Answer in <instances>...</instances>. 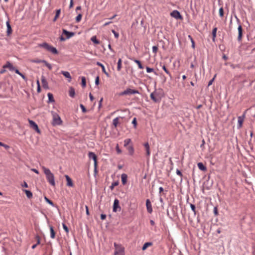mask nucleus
Segmentation results:
<instances>
[{"mask_svg":"<svg viewBox=\"0 0 255 255\" xmlns=\"http://www.w3.org/2000/svg\"><path fill=\"white\" fill-rule=\"evenodd\" d=\"M132 124L133 125L134 128H136V125H137V122H136V119L135 118H134L132 121Z\"/></svg>","mask_w":255,"mask_h":255,"instance_id":"nucleus-52","label":"nucleus"},{"mask_svg":"<svg viewBox=\"0 0 255 255\" xmlns=\"http://www.w3.org/2000/svg\"><path fill=\"white\" fill-rule=\"evenodd\" d=\"M50 46L51 45H50L46 42H44V43H42L41 44H39V45H38V46L39 47L43 48L47 51H49Z\"/></svg>","mask_w":255,"mask_h":255,"instance_id":"nucleus-17","label":"nucleus"},{"mask_svg":"<svg viewBox=\"0 0 255 255\" xmlns=\"http://www.w3.org/2000/svg\"><path fill=\"white\" fill-rule=\"evenodd\" d=\"M122 182L123 185H125L127 183L128 176L126 174L123 173L121 176Z\"/></svg>","mask_w":255,"mask_h":255,"instance_id":"nucleus-21","label":"nucleus"},{"mask_svg":"<svg viewBox=\"0 0 255 255\" xmlns=\"http://www.w3.org/2000/svg\"><path fill=\"white\" fill-rule=\"evenodd\" d=\"M158 94L155 92L151 93L150 97L152 100L155 103H159L160 101V98H158L157 97Z\"/></svg>","mask_w":255,"mask_h":255,"instance_id":"nucleus-8","label":"nucleus"},{"mask_svg":"<svg viewBox=\"0 0 255 255\" xmlns=\"http://www.w3.org/2000/svg\"><path fill=\"white\" fill-rule=\"evenodd\" d=\"M190 207H191V210L194 212V215H196V207H195V206L194 204H190Z\"/></svg>","mask_w":255,"mask_h":255,"instance_id":"nucleus-43","label":"nucleus"},{"mask_svg":"<svg viewBox=\"0 0 255 255\" xmlns=\"http://www.w3.org/2000/svg\"><path fill=\"white\" fill-rule=\"evenodd\" d=\"M65 177L67 181V186L69 187H73L74 186V184L73 183L71 178L67 175H65Z\"/></svg>","mask_w":255,"mask_h":255,"instance_id":"nucleus-16","label":"nucleus"},{"mask_svg":"<svg viewBox=\"0 0 255 255\" xmlns=\"http://www.w3.org/2000/svg\"><path fill=\"white\" fill-rule=\"evenodd\" d=\"M127 149L130 155H132L134 153V148L132 146H129L128 147Z\"/></svg>","mask_w":255,"mask_h":255,"instance_id":"nucleus-32","label":"nucleus"},{"mask_svg":"<svg viewBox=\"0 0 255 255\" xmlns=\"http://www.w3.org/2000/svg\"><path fill=\"white\" fill-rule=\"evenodd\" d=\"M205 144V141L204 139H203L202 140V144L200 145L201 148H202V149H204Z\"/></svg>","mask_w":255,"mask_h":255,"instance_id":"nucleus-60","label":"nucleus"},{"mask_svg":"<svg viewBox=\"0 0 255 255\" xmlns=\"http://www.w3.org/2000/svg\"><path fill=\"white\" fill-rule=\"evenodd\" d=\"M162 69L164 70V71L171 77V75L169 71L168 70V69L166 68L165 65H163L162 66Z\"/></svg>","mask_w":255,"mask_h":255,"instance_id":"nucleus-44","label":"nucleus"},{"mask_svg":"<svg viewBox=\"0 0 255 255\" xmlns=\"http://www.w3.org/2000/svg\"><path fill=\"white\" fill-rule=\"evenodd\" d=\"M114 245L115 248L114 255H125V248L121 244L114 243Z\"/></svg>","mask_w":255,"mask_h":255,"instance_id":"nucleus-3","label":"nucleus"},{"mask_svg":"<svg viewBox=\"0 0 255 255\" xmlns=\"http://www.w3.org/2000/svg\"><path fill=\"white\" fill-rule=\"evenodd\" d=\"M146 72L147 73H150L152 72H154V69L153 68H150L149 67H146Z\"/></svg>","mask_w":255,"mask_h":255,"instance_id":"nucleus-51","label":"nucleus"},{"mask_svg":"<svg viewBox=\"0 0 255 255\" xmlns=\"http://www.w3.org/2000/svg\"><path fill=\"white\" fill-rule=\"evenodd\" d=\"M48 51H50L54 54H57L58 53V52L57 50L56 49V48L52 46H50Z\"/></svg>","mask_w":255,"mask_h":255,"instance_id":"nucleus-30","label":"nucleus"},{"mask_svg":"<svg viewBox=\"0 0 255 255\" xmlns=\"http://www.w3.org/2000/svg\"><path fill=\"white\" fill-rule=\"evenodd\" d=\"M3 68H8L10 71H13L15 70V67L10 63V62L7 61L6 64L3 66Z\"/></svg>","mask_w":255,"mask_h":255,"instance_id":"nucleus-15","label":"nucleus"},{"mask_svg":"<svg viewBox=\"0 0 255 255\" xmlns=\"http://www.w3.org/2000/svg\"><path fill=\"white\" fill-rule=\"evenodd\" d=\"M96 64L99 66H100L101 68H102V71L103 72V73L104 74H105L106 75V76L107 77H109V73L106 71V69H105V68L104 66V65L103 64H102L101 63L99 62H97Z\"/></svg>","mask_w":255,"mask_h":255,"instance_id":"nucleus-19","label":"nucleus"},{"mask_svg":"<svg viewBox=\"0 0 255 255\" xmlns=\"http://www.w3.org/2000/svg\"><path fill=\"white\" fill-rule=\"evenodd\" d=\"M41 82L43 88L45 89H49L48 83L45 79V77L42 75L41 76Z\"/></svg>","mask_w":255,"mask_h":255,"instance_id":"nucleus-12","label":"nucleus"},{"mask_svg":"<svg viewBox=\"0 0 255 255\" xmlns=\"http://www.w3.org/2000/svg\"><path fill=\"white\" fill-rule=\"evenodd\" d=\"M121 207L119 205V201L117 199H115L113 205V212H116L118 211V209L121 210Z\"/></svg>","mask_w":255,"mask_h":255,"instance_id":"nucleus-9","label":"nucleus"},{"mask_svg":"<svg viewBox=\"0 0 255 255\" xmlns=\"http://www.w3.org/2000/svg\"><path fill=\"white\" fill-rule=\"evenodd\" d=\"M80 107L81 108L83 113H85L87 112V110L83 104H80Z\"/></svg>","mask_w":255,"mask_h":255,"instance_id":"nucleus-46","label":"nucleus"},{"mask_svg":"<svg viewBox=\"0 0 255 255\" xmlns=\"http://www.w3.org/2000/svg\"><path fill=\"white\" fill-rule=\"evenodd\" d=\"M112 32L113 33V34H114L115 37L116 38H119V33L118 32H117L115 30H112Z\"/></svg>","mask_w":255,"mask_h":255,"instance_id":"nucleus-50","label":"nucleus"},{"mask_svg":"<svg viewBox=\"0 0 255 255\" xmlns=\"http://www.w3.org/2000/svg\"><path fill=\"white\" fill-rule=\"evenodd\" d=\"M134 62L135 63H136V64H137L138 65V67L139 69H142L143 68V66L142 65L141 62L140 61H139L138 60H136V59H134Z\"/></svg>","mask_w":255,"mask_h":255,"instance_id":"nucleus-38","label":"nucleus"},{"mask_svg":"<svg viewBox=\"0 0 255 255\" xmlns=\"http://www.w3.org/2000/svg\"><path fill=\"white\" fill-rule=\"evenodd\" d=\"M139 92L138 90L131 89L130 88H128L126 90L124 91L122 93H120L121 96L127 95H131L135 94H139Z\"/></svg>","mask_w":255,"mask_h":255,"instance_id":"nucleus-5","label":"nucleus"},{"mask_svg":"<svg viewBox=\"0 0 255 255\" xmlns=\"http://www.w3.org/2000/svg\"><path fill=\"white\" fill-rule=\"evenodd\" d=\"M60 12H61V9H57L56 10V14H55V17L54 18H53V21H55L56 20V19L58 18V17H59L60 14Z\"/></svg>","mask_w":255,"mask_h":255,"instance_id":"nucleus-33","label":"nucleus"},{"mask_svg":"<svg viewBox=\"0 0 255 255\" xmlns=\"http://www.w3.org/2000/svg\"><path fill=\"white\" fill-rule=\"evenodd\" d=\"M29 123L31 128L34 129L37 132H40L38 125L34 121L29 120Z\"/></svg>","mask_w":255,"mask_h":255,"instance_id":"nucleus-7","label":"nucleus"},{"mask_svg":"<svg viewBox=\"0 0 255 255\" xmlns=\"http://www.w3.org/2000/svg\"><path fill=\"white\" fill-rule=\"evenodd\" d=\"M120 118L122 119L123 118L117 117L113 120V125L114 126L115 128H117V127H118V126L119 124V120Z\"/></svg>","mask_w":255,"mask_h":255,"instance_id":"nucleus-22","label":"nucleus"},{"mask_svg":"<svg viewBox=\"0 0 255 255\" xmlns=\"http://www.w3.org/2000/svg\"><path fill=\"white\" fill-rule=\"evenodd\" d=\"M61 74L62 75H63L66 78L68 79V81L69 82H70L71 81L72 78H71L70 74V73L69 72L62 71H61Z\"/></svg>","mask_w":255,"mask_h":255,"instance_id":"nucleus-18","label":"nucleus"},{"mask_svg":"<svg viewBox=\"0 0 255 255\" xmlns=\"http://www.w3.org/2000/svg\"><path fill=\"white\" fill-rule=\"evenodd\" d=\"M91 41L94 42V43L95 44H99L100 43V41L99 40H98L97 38H96V36H92L91 39Z\"/></svg>","mask_w":255,"mask_h":255,"instance_id":"nucleus-39","label":"nucleus"},{"mask_svg":"<svg viewBox=\"0 0 255 255\" xmlns=\"http://www.w3.org/2000/svg\"><path fill=\"white\" fill-rule=\"evenodd\" d=\"M21 186H22V187H25V188L28 187V185H27V183L25 181H24L23 184H22Z\"/></svg>","mask_w":255,"mask_h":255,"instance_id":"nucleus-63","label":"nucleus"},{"mask_svg":"<svg viewBox=\"0 0 255 255\" xmlns=\"http://www.w3.org/2000/svg\"><path fill=\"white\" fill-rule=\"evenodd\" d=\"M42 61H43V60H40V59H35L32 60V62L36 63H42Z\"/></svg>","mask_w":255,"mask_h":255,"instance_id":"nucleus-55","label":"nucleus"},{"mask_svg":"<svg viewBox=\"0 0 255 255\" xmlns=\"http://www.w3.org/2000/svg\"><path fill=\"white\" fill-rule=\"evenodd\" d=\"M106 218V215L105 214H101V219L102 220H105Z\"/></svg>","mask_w":255,"mask_h":255,"instance_id":"nucleus-61","label":"nucleus"},{"mask_svg":"<svg viewBox=\"0 0 255 255\" xmlns=\"http://www.w3.org/2000/svg\"><path fill=\"white\" fill-rule=\"evenodd\" d=\"M44 199L47 203H48L49 204H50V205H51L53 207L55 206L53 202L51 200L49 199L47 197H46V196L44 197Z\"/></svg>","mask_w":255,"mask_h":255,"instance_id":"nucleus-37","label":"nucleus"},{"mask_svg":"<svg viewBox=\"0 0 255 255\" xmlns=\"http://www.w3.org/2000/svg\"><path fill=\"white\" fill-rule=\"evenodd\" d=\"M95 84L98 85L99 84V77L97 76L95 79Z\"/></svg>","mask_w":255,"mask_h":255,"instance_id":"nucleus-58","label":"nucleus"},{"mask_svg":"<svg viewBox=\"0 0 255 255\" xmlns=\"http://www.w3.org/2000/svg\"><path fill=\"white\" fill-rule=\"evenodd\" d=\"M81 85L83 88H85L86 86V80L85 77H82L81 78Z\"/></svg>","mask_w":255,"mask_h":255,"instance_id":"nucleus-35","label":"nucleus"},{"mask_svg":"<svg viewBox=\"0 0 255 255\" xmlns=\"http://www.w3.org/2000/svg\"><path fill=\"white\" fill-rule=\"evenodd\" d=\"M116 150L118 153H121L122 152V150L119 148L118 144L116 146Z\"/></svg>","mask_w":255,"mask_h":255,"instance_id":"nucleus-59","label":"nucleus"},{"mask_svg":"<svg viewBox=\"0 0 255 255\" xmlns=\"http://www.w3.org/2000/svg\"><path fill=\"white\" fill-rule=\"evenodd\" d=\"M244 116H243V117H238V124H239V127L240 128L242 127V126L243 123L244 122Z\"/></svg>","mask_w":255,"mask_h":255,"instance_id":"nucleus-26","label":"nucleus"},{"mask_svg":"<svg viewBox=\"0 0 255 255\" xmlns=\"http://www.w3.org/2000/svg\"><path fill=\"white\" fill-rule=\"evenodd\" d=\"M219 15L221 17H223L224 16V9L223 7H221L219 9Z\"/></svg>","mask_w":255,"mask_h":255,"instance_id":"nucleus-45","label":"nucleus"},{"mask_svg":"<svg viewBox=\"0 0 255 255\" xmlns=\"http://www.w3.org/2000/svg\"><path fill=\"white\" fill-rule=\"evenodd\" d=\"M23 191L26 194V195L28 198L30 199L32 198V193L30 191L27 190H23Z\"/></svg>","mask_w":255,"mask_h":255,"instance_id":"nucleus-29","label":"nucleus"},{"mask_svg":"<svg viewBox=\"0 0 255 255\" xmlns=\"http://www.w3.org/2000/svg\"><path fill=\"white\" fill-rule=\"evenodd\" d=\"M122 59L121 58H120L119 59V60H118V62L117 70H118V71H120L121 70V68H122Z\"/></svg>","mask_w":255,"mask_h":255,"instance_id":"nucleus-36","label":"nucleus"},{"mask_svg":"<svg viewBox=\"0 0 255 255\" xmlns=\"http://www.w3.org/2000/svg\"><path fill=\"white\" fill-rule=\"evenodd\" d=\"M69 94V96L72 98H74L75 97V89L73 87H70Z\"/></svg>","mask_w":255,"mask_h":255,"instance_id":"nucleus-23","label":"nucleus"},{"mask_svg":"<svg viewBox=\"0 0 255 255\" xmlns=\"http://www.w3.org/2000/svg\"><path fill=\"white\" fill-rule=\"evenodd\" d=\"M146 206L147 208V212L151 214L152 212V205L151 203L149 200V199H147L146 200Z\"/></svg>","mask_w":255,"mask_h":255,"instance_id":"nucleus-13","label":"nucleus"},{"mask_svg":"<svg viewBox=\"0 0 255 255\" xmlns=\"http://www.w3.org/2000/svg\"><path fill=\"white\" fill-rule=\"evenodd\" d=\"M47 96L48 98V103H52L54 102L53 96L51 93H48Z\"/></svg>","mask_w":255,"mask_h":255,"instance_id":"nucleus-28","label":"nucleus"},{"mask_svg":"<svg viewBox=\"0 0 255 255\" xmlns=\"http://www.w3.org/2000/svg\"><path fill=\"white\" fill-rule=\"evenodd\" d=\"M152 245L151 242H146L145 243L142 247V250L143 251L145 250L148 247L151 246Z\"/></svg>","mask_w":255,"mask_h":255,"instance_id":"nucleus-31","label":"nucleus"},{"mask_svg":"<svg viewBox=\"0 0 255 255\" xmlns=\"http://www.w3.org/2000/svg\"><path fill=\"white\" fill-rule=\"evenodd\" d=\"M88 157L90 159H92L94 161V172L96 174L98 172L97 166V156L94 152H89L88 153Z\"/></svg>","mask_w":255,"mask_h":255,"instance_id":"nucleus-4","label":"nucleus"},{"mask_svg":"<svg viewBox=\"0 0 255 255\" xmlns=\"http://www.w3.org/2000/svg\"><path fill=\"white\" fill-rule=\"evenodd\" d=\"M52 122L51 123L53 126H59L62 124V121L61 120L59 116L55 112H52Z\"/></svg>","mask_w":255,"mask_h":255,"instance_id":"nucleus-2","label":"nucleus"},{"mask_svg":"<svg viewBox=\"0 0 255 255\" xmlns=\"http://www.w3.org/2000/svg\"><path fill=\"white\" fill-rule=\"evenodd\" d=\"M0 146H3L6 149H7L9 148V146L8 145L5 144L0 141Z\"/></svg>","mask_w":255,"mask_h":255,"instance_id":"nucleus-48","label":"nucleus"},{"mask_svg":"<svg viewBox=\"0 0 255 255\" xmlns=\"http://www.w3.org/2000/svg\"><path fill=\"white\" fill-rule=\"evenodd\" d=\"M158 50V47L156 46H153L152 47V51L154 53L156 54Z\"/></svg>","mask_w":255,"mask_h":255,"instance_id":"nucleus-54","label":"nucleus"},{"mask_svg":"<svg viewBox=\"0 0 255 255\" xmlns=\"http://www.w3.org/2000/svg\"><path fill=\"white\" fill-rule=\"evenodd\" d=\"M214 213L216 216L218 215V209L216 207L214 208Z\"/></svg>","mask_w":255,"mask_h":255,"instance_id":"nucleus-57","label":"nucleus"},{"mask_svg":"<svg viewBox=\"0 0 255 255\" xmlns=\"http://www.w3.org/2000/svg\"><path fill=\"white\" fill-rule=\"evenodd\" d=\"M197 165L199 169L202 171H205L207 170L206 167L202 162H199Z\"/></svg>","mask_w":255,"mask_h":255,"instance_id":"nucleus-24","label":"nucleus"},{"mask_svg":"<svg viewBox=\"0 0 255 255\" xmlns=\"http://www.w3.org/2000/svg\"><path fill=\"white\" fill-rule=\"evenodd\" d=\"M176 174L180 176L181 177H182V176H183L182 173V172L179 169H177L176 170Z\"/></svg>","mask_w":255,"mask_h":255,"instance_id":"nucleus-56","label":"nucleus"},{"mask_svg":"<svg viewBox=\"0 0 255 255\" xmlns=\"http://www.w3.org/2000/svg\"><path fill=\"white\" fill-rule=\"evenodd\" d=\"M131 142V139L130 138H127L124 140V146H128Z\"/></svg>","mask_w":255,"mask_h":255,"instance_id":"nucleus-41","label":"nucleus"},{"mask_svg":"<svg viewBox=\"0 0 255 255\" xmlns=\"http://www.w3.org/2000/svg\"><path fill=\"white\" fill-rule=\"evenodd\" d=\"M6 27H7V31H6L7 34L8 35H9V34H10L12 33V31L9 20L6 21Z\"/></svg>","mask_w":255,"mask_h":255,"instance_id":"nucleus-20","label":"nucleus"},{"mask_svg":"<svg viewBox=\"0 0 255 255\" xmlns=\"http://www.w3.org/2000/svg\"><path fill=\"white\" fill-rule=\"evenodd\" d=\"M62 226L64 231L68 233L69 232V229L67 226L64 223L62 224Z\"/></svg>","mask_w":255,"mask_h":255,"instance_id":"nucleus-47","label":"nucleus"},{"mask_svg":"<svg viewBox=\"0 0 255 255\" xmlns=\"http://www.w3.org/2000/svg\"><path fill=\"white\" fill-rule=\"evenodd\" d=\"M170 14L172 17L177 19H182L183 18L182 16L181 15L180 13L177 10H173Z\"/></svg>","mask_w":255,"mask_h":255,"instance_id":"nucleus-6","label":"nucleus"},{"mask_svg":"<svg viewBox=\"0 0 255 255\" xmlns=\"http://www.w3.org/2000/svg\"><path fill=\"white\" fill-rule=\"evenodd\" d=\"M144 146L146 150V156L147 159H149V156L150 155V146L148 142H146L144 144Z\"/></svg>","mask_w":255,"mask_h":255,"instance_id":"nucleus-11","label":"nucleus"},{"mask_svg":"<svg viewBox=\"0 0 255 255\" xmlns=\"http://www.w3.org/2000/svg\"><path fill=\"white\" fill-rule=\"evenodd\" d=\"M238 40L241 41L243 36V28L241 25H239L238 28Z\"/></svg>","mask_w":255,"mask_h":255,"instance_id":"nucleus-14","label":"nucleus"},{"mask_svg":"<svg viewBox=\"0 0 255 255\" xmlns=\"http://www.w3.org/2000/svg\"><path fill=\"white\" fill-rule=\"evenodd\" d=\"M103 100V98H102L99 102V108H100L102 107V103Z\"/></svg>","mask_w":255,"mask_h":255,"instance_id":"nucleus-62","label":"nucleus"},{"mask_svg":"<svg viewBox=\"0 0 255 255\" xmlns=\"http://www.w3.org/2000/svg\"><path fill=\"white\" fill-rule=\"evenodd\" d=\"M119 181H116L112 183V185L110 186V188L111 190H113L115 186H117L119 185Z\"/></svg>","mask_w":255,"mask_h":255,"instance_id":"nucleus-34","label":"nucleus"},{"mask_svg":"<svg viewBox=\"0 0 255 255\" xmlns=\"http://www.w3.org/2000/svg\"><path fill=\"white\" fill-rule=\"evenodd\" d=\"M216 76V75H215L214 76V77L211 80L209 81L208 84V86H210L212 84L213 82H214V81L215 80Z\"/></svg>","mask_w":255,"mask_h":255,"instance_id":"nucleus-49","label":"nucleus"},{"mask_svg":"<svg viewBox=\"0 0 255 255\" xmlns=\"http://www.w3.org/2000/svg\"><path fill=\"white\" fill-rule=\"evenodd\" d=\"M35 238L37 240V243L36 244L37 245H39L40 243V238L38 235L36 236Z\"/></svg>","mask_w":255,"mask_h":255,"instance_id":"nucleus-53","label":"nucleus"},{"mask_svg":"<svg viewBox=\"0 0 255 255\" xmlns=\"http://www.w3.org/2000/svg\"><path fill=\"white\" fill-rule=\"evenodd\" d=\"M50 231V237L52 239H54L55 237V232L54 230L53 227L52 226H49Z\"/></svg>","mask_w":255,"mask_h":255,"instance_id":"nucleus-25","label":"nucleus"},{"mask_svg":"<svg viewBox=\"0 0 255 255\" xmlns=\"http://www.w3.org/2000/svg\"><path fill=\"white\" fill-rule=\"evenodd\" d=\"M42 169L43 170L44 174L46 175V179L47 180L48 182L52 186H55V182L53 174L51 173V172L48 168H47L44 166L42 167Z\"/></svg>","mask_w":255,"mask_h":255,"instance_id":"nucleus-1","label":"nucleus"},{"mask_svg":"<svg viewBox=\"0 0 255 255\" xmlns=\"http://www.w3.org/2000/svg\"><path fill=\"white\" fill-rule=\"evenodd\" d=\"M42 63H44L45 64V65L49 69V70H51L52 69V66H51V65L48 63L46 60H43V61H42Z\"/></svg>","mask_w":255,"mask_h":255,"instance_id":"nucleus-40","label":"nucleus"},{"mask_svg":"<svg viewBox=\"0 0 255 255\" xmlns=\"http://www.w3.org/2000/svg\"><path fill=\"white\" fill-rule=\"evenodd\" d=\"M231 67L233 69H235V68H236V67H239V65H234V64H231Z\"/></svg>","mask_w":255,"mask_h":255,"instance_id":"nucleus-64","label":"nucleus"},{"mask_svg":"<svg viewBox=\"0 0 255 255\" xmlns=\"http://www.w3.org/2000/svg\"><path fill=\"white\" fill-rule=\"evenodd\" d=\"M62 33L66 35V39H69L75 34V32H70L64 29H63Z\"/></svg>","mask_w":255,"mask_h":255,"instance_id":"nucleus-10","label":"nucleus"},{"mask_svg":"<svg viewBox=\"0 0 255 255\" xmlns=\"http://www.w3.org/2000/svg\"><path fill=\"white\" fill-rule=\"evenodd\" d=\"M82 14L81 13H79L76 17V21L77 22H80L82 19Z\"/></svg>","mask_w":255,"mask_h":255,"instance_id":"nucleus-42","label":"nucleus"},{"mask_svg":"<svg viewBox=\"0 0 255 255\" xmlns=\"http://www.w3.org/2000/svg\"><path fill=\"white\" fill-rule=\"evenodd\" d=\"M217 27H214L213 29V30H212V40L214 42L215 41V38H216V33H217Z\"/></svg>","mask_w":255,"mask_h":255,"instance_id":"nucleus-27","label":"nucleus"}]
</instances>
